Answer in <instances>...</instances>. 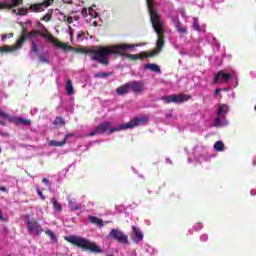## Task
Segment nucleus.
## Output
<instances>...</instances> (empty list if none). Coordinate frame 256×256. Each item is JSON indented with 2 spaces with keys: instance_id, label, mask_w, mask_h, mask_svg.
Listing matches in <instances>:
<instances>
[{
  "instance_id": "nucleus-29",
  "label": "nucleus",
  "mask_w": 256,
  "mask_h": 256,
  "mask_svg": "<svg viewBox=\"0 0 256 256\" xmlns=\"http://www.w3.org/2000/svg\"><path fill=\"white\" fill-rule=\"evenodd\" d=\"M23 4V0H12V3H7L6 9H13L15 7H19V5Z\"/></svg>"
},
{
  "instance_id": "nucleus-46",
  "label": "nucleus",
  "mask_w": 256,
  "mask_h": 256,
  "mask_svg": "<svg viewBox=\"0 0 256 256\" xmlns=\"http://www.w3.org/2000/svg\"><path fill=\"white\" fill-rule=\"evenodd\" d=\"M42 183H44L45 185H49V179L43 178Z\"/></svg>"
},
{
  "instance_id": "nucleus-18",
  "label": "nucleus",
  "mask_w": 256,
  "mask_h": 256,
  "mask_svg": "<svg viewBox=\"0 0 256 256\" xmlns=\"http://www.w3.org/2000/svg\"><path fill=\"white\" fill-rule=\"evenodd\" d=\"M130 91V88H129V82L119 86L117 89H116V93L117 95H120V96H123V95H127Z\"/></svg>"
},
{
  "instance_id": "nucleus-54",
  "label": "nucleus",
  "mask_w": 256,
  "mask_h": 256,
  "mask_svg": "<svg viewBox=\"0 0 256 256\" xmlns=\"http://www.w3.org/2000/svg\"><path fill=\"white\" fill-rule=\"evenodd\" d=\"M0 135H3V132L0 131Z\"/></svg>"
},
{
  "instance_id": "nucleus-34",
  "label": "nucleus",
  "mask_w": 256,
  "mask_h": 256,
  "mask_svg": "<svg viewBox=\"0 0 256 256\" xmlns=\"http://www.w3.org/2000/svg\"><path fill=\"white\" fill-rule=\"evenodd\" d=\"M31 51L32 53H39V47L37 46V43H35V41H32Z\"/></svg>"
},
{
  "instance_id": "nucleus-44",
  "label": "nucleus",
  "mask_w": 256,
  "mask_h": 256,
  "mask_svg": "<svg viewBox=\"0 0 256 256\" xmlns=\"http://www.w3.org/2000/svg\"><path fill=\"white\" fill-rule=\"evenodd\" d=\"M221 91H223V89L217 88V89L215 90L214 96L217 97V95H219V93H221Z\"/></svg>"
},
{
  "instance_id": "nucleus-52",
  "label": "nucleus",
  "mask_w": 256,
  "mask_h": 256,
  "mask_svg": "<svg viewBox=\"0 0 256 256\" xmlns=\"http://www.w3.org/2000/svg\"><path fill=\"white\" fill-rule=\"evenodd\" d=\"M9 37H13V33H10V34H9Z\"/></svg>"
},
{
  "instance_id": "nucleus-47",
  "label": "nucleus",
  "mask_w": 256,
  "mask_h": 256,
  "mask_svg": "<svg viewBox=\"0 0 256 256\" xmlns=\"http://www.w3.org/2000/svg\"><path fill=\"white\" fill-rule=\"evenodd\" d=\"M0 191H2L3 193H7V188H5L4 186H0Z\"/></svg>"
},
{
  "instance_id": "nucleus-12",
  "label": "nucleus",
  "mask_w": 256,
  "mask_h": 256,
  "mask_svg": "<svg viewBox=\"0 0 256 256\" xmlns=\"http://www.w3.org/2000/svg\"><path fill=\"white\" fill-rule=\"evenodd\" d=\"M20 25L22 27L20 37H24L26 39H31V38L35 37V35H40V37H43V35H51V33H49L47 31V28H45V27H44L45 32H39L38 30H32L29 33H27V28L23 25V22H20ZM41 34H43V35H41Z\"/></svg>"
},
{
  "instance_id": "nucleus-26",
  "label": "nucleus",
  "mask_w": 256,
  "mask_h": 256,
  "mask_svg": "<svg viewBox=\"0 0 256 256\" xmlns=\"http://www.w3.org/2000/svg\"><path fill=\"white\" fill-rule=\"evenodd\" d=\"M66 91L69 95H73V93H75V89L73 88V81H71V79H68L66 82Z\"/></svg>"
},
{
  "instance_id": "nucleus-36",
  "label": "nucleus",
  "mask_w": 256,
  "mask_h": 256,
  "mask_svg": "<svg viewBox=\"0 0 256 256\" xmlns=\"http://www.w3.org/2000/svg\"><path fill=\"white\" fill-rule=\"evenodd\" d=\"M51 19H53V16L51 14H46L41 18V21L49 22Z\"/></svg>"
},
{
  "instance_id": "nucleus-37",
  "label": "nucleus",
  "mask_w": 256,
  "mask_h": 256,
  "mask_svg": "<svg viewBox=\"0 0 256 256\" xmlns=\"http://www.w3.org/2000/svg\"><path fill=\"white\" fill-rule=\"evenodd\" d=\"M193 28L195 29V31H201V25H199V22L197 20L193 22Z\"/></svg>"
},
{
  "instance_id": "nucleus-32",
  "label": "nucleus",
  "mask_w": 256,
  "mask_h": 256,
  "mask_svg": "<svg viewBox=\"0 0 256 256\" xmlns=\"http://www.w3.org/2000/svg\"><path fill=\"white\" fill-rule=\"evenodd\" d=\"M46 235H48V237H50V239L53 241V243H57V236H55V233H53V231L47 230Z\"/></svg>"
},
{
  "instance_id": "nucleus-56",
  "label": "nucleus",
  "mask_w": 256,
  "mask_h": 256,
  "mask_svg": "<svg viewBox=\"0 0 256 256\" xmlns=\"http://www.w3.org/2000/svg\"><path fill=\"white\" fill-rule=\"evenodd\" d=\"M63 2L65 3V0H63Z\"/></svg>"
},
{
  "instance_id": "nucleus-39",
  "label": "nucleus",
  "mask_w": 256,
  "mask_h": 256,
  "mask_svg": "<svg viewBox=\"0 0 256 256\" xmlns=\"http://www.w3.org/2000/svg\"><path fill=\"white\" fill-rule=\"evenodd\" d=\"M39 61L41 63H49V59H47V57H45L44 55L39 56Z\"/></svg>"
},
{
  "instance_id": "nucleus-45",
  "label": "nucleus",
  "mask_w": 256,
  "mask_h": 256,
  "mask_svg": "<svg viewBox=\"0 0 256 256\" xmlns=\"http://www.w3.org/2000/svg\"><path fill=\"white\" fill-rule=\"evenodd\" d=\"M74 134H67L65 137H64V141L67 142V139H71V137H73Z\"/></svg>"
},
{
  "instance_id": "nucleus-5",
  "label": "nucleus",
  "mask_w": 256,
  "mask_h": 256,
  "mask_svg": "<svg viewBox=\"0 0 256 256\" xmlns=\"http://www.w3.org/2000/svg\"><path fill=\"white\" fill-rule=\"evenodd\" d=\"M42 37L48 39L50 43L54 44L58 49H63V51H74L75 53H82L84 55H91V49L83 48V47H73L67 43L59 41V39L55 38L53 34H41Z\"/></svg>"
},
{
  "instance_id": "nucleus-15",
  "label": "nucleus",
  "mask_w": 256,
  "mask_h": 256,
  "mask_svg": "<svg viewBox=\"0 0 256 256\" xmlns=\"http://www.w3.org/2000/svg\"><path fill=\"white\" fill-rule=\"evenodd\" d=\"M130 237L133 243H141V241H143L144 236L143 232H141V230L137 228V226H133V231Z\"/></svg>"
},
{
  "instance_id": "nucleus-21",
  "label": "nucleus",
  "mask_w": 256,
  "mask_h": 256,
  "mask_svg": "<svg viewBox=\"0 0 256 256\" xmlns=\"http://www.w3.org/2000/svg\"><path fill=\"white\" fill-rule=\"evenodd\" d=\"M68 207L71 209V211H79V209H81V204L77 203L75 200H69Z\"/></svg>"
},
{
  "instance_id": "nucleus-8",
  "label": "nucleus",
  "mask_w": 256,
  "mask_h": 256,
  "mask_svg": "<svg viewBox=\"0 0 256 256\" xmlns=\"http://www.w3.org/2000/svg\"><path fill=\"white\" fill-rule=\"evenodd\" d=\"M191 96L185 94H173L168 96H163L160 98V101H165V103H185V101H189Z\"/></svg>"
},
{
  "instance_id": "nucleus-30",
  "label": "nucleus",
  "mask_w": 256,
  "mask_h": 256,
  "mask_svg": "<svg viewBox=\"0 0 256 256\" xmlns=\"http://www.w3.org/2000/svg\"><path fill=\"white\" fill-rule=\"evenodd\" d=\"M112 73L111 72H99V73H96L94 75V77L96 79H103L105 77H111Z\"/></svg>"
},
{
  "instance_id": "nucleus-4",
  "label": "nucleus",
  "mask_w": 256,
  "mask_h": 256,
  "mask_svg": "<svg viewBox=\"0 0 256 256\" xmlns=\"http://www.w3.org/2000/svg\"><path fill=\"white\" fill-rule=\"evenodd\" d=\"M65 241L71 243V245H74L75 247H79L83 251H90L95 254L103 253V249H101V247H99L95 242L81 236H68L65 237Z\"/></svg>"
},
{
  "instance_id": "nucleus-7",
  "label": "nucleus",
  "mask_w": 256,
  "mask_h": 256,
  "mask_svg": "<svg viewBox=\"0 0 256 256\" xmlns=\"http://www.w3.org/2000/svg\"><path fill=\"white\" fill-rule=\"evenodd\" d=\"M118 47L124 48V50H122L120 54L117 53V55H119L120 57H126L127 59H131V61H137L138 59H143L142 52L139 54L127 53V51H135V45L133 44L122 43V44H118Z\"/></svg>"
},
{
  "instance_id": "nucleus-38",
  "label": "nucleus",
  "mask_w": 256,
  "mask_h": 256,
  "mask_svg": "<svg viewBox=\"0 0 256 256\" xmlns=\"http://www.w3.org/2000/svg\"><path fill=\"white\" fill-rule=\"evenodd\" d=\"M36 191H37V193H38L40 199H41L42 201H45L46 197H45V195H43V191H41V189H39V188H37Z\"/></svg>"
},
{
  "instance_id": "nucleus-42",
  "label": "nucleus",
  "mask_w": 256,
  "mask_h": 256,
  "mask_svg": "<svg viewBox=\"0 0 256 256\" xmlns=\"http://www.w3.org/2000/svg\"><path fill=\"white\" fill-rule=\"evenodd\" d=\"M9 5H7V2H0V9H7Z\"/></svg>"
},
{
  "instance_id": "nucleus-23",
  "label": "nucleus",
  "mask_w": 256,
  "mask_h": 256,
  "mask_svg": "<svg viewBox=\"0 0 256 256\" xmlns=\"http://www.w3.org/2000/svg\"><path fill=\"white\" fill-rule=\"evenodd\" d=\"M148 13H158L157 9H155V0H146Z\"/></svg>"
},
{
  "instance_id": "nucleus-17",
  "label": "nucleus",
  "mask_w": 256,
  "mask_h": 256,
  "mask_svg": "<svg viewBox=\"0 0 256 256\" xmlns=\"http://www.w3.org/2000/svg\"><path fill=\"white\" fill-rule=\"evenodd\" d=\"M178 33H181L182 35H187V27L181 26V21H179V17L172 19Z\"/></svg>"
},
{
  "instance_id": "nucleus-2",
  "label": "nucleus",
  "mask_w": 256,
  "mask_h": 256,
  "mask_svg": "<svg viewBox=\"0 0 256 256\" xmlns=\"http://www.w3.org/2000/svg\"><path fill=\"white\" fill-rule=\"evenodd\" d=\"M121 51H125L123 46L110 45V46H98L94 49H90V59L96 61L101 65H109V55L121 54Z\"/></svg>"
},
{
  "instance_id": "nucleus-57",
  "label": "nucleus",
  "mask_w": 256,
  "mask_h": 256,
  "mask_svg": "<svg viewBox=\"0 0 256 256\" xmlns=\"http://www.w3.org/2000/svg\"><path fill=\"white\" fill-rule=\"evenodd\" d=\"M8 256H11V255H8Z\"/></svg>"
},
{
  "instance_id": "nucleus-14",
  "label": "nucleus",
  "mask_w": 256,
  "mask_h": 256,
  "mask_svg": "<svg viewBox=\"0 0 256 256\" xmlns=\"http://www.w3.org/2000/svg\"><path fill=\"white\" fill-rule=\"evenodd\" d=\"M231 79V74L229 73H223V71H219L215 77L213 84L217 85V83H227Z\"/></svg>"
},
{
  "instance_id": "nucleus-16",
  "label": "nucleus",
  "mask_w": 256,
  "mask_h": 256,
  "mask_svg": "<svg viewBox=\"0 0 256 256\" xmlns=\"http://www.w3.org/2000/svg\"><path fill=\"white\" fill-rule=\"evenodd\" d=\"M88 220L90 221V223H92L93 225H104V223L107 225L109 223H113V221L111 220H103L99 217L96 216H88Z\"/></svg>"
},
{
  "instance_id": "nucleus-19",
  "label": "nucleus",
  "mask_w": 256,
  "mask_h": 256,
  "mask_svg": "<svg viewBox=\"0 0 256 256\" xmlns=\"http://www.w3.org/2000/svg\"><path fill=\"white\" fill-rule=\"evenodd\" d=\"M28 231L32 235H39L43 233V228H41V225H28Z\"/></svg>"
},
{
  "instance_id": "nucleus-50",
  "label": "nucleus",
  "mask_w": 256,
  "mask_h": 256,
  "mask_svg": "<svg viewBox=\"0 0 256 256\" xmlns=\"http://www.w3.org/2000/svg\"><path fill=\"white\" fill-rule=\"evenodd\" d=\"M0 219H3V212L0 209Z\"/></svg>"
},
{
  "instance_id": "nucleus-48",
  "label": "nucleus",
  "mask_w": 256,
  "mask_h": 256,
  "mask_svg": "<svg viewBox=\"0 0 256 256\" xmlns=\"http://www.w3.org/2000/svg\"><path fill=\"white\" fill-rule=\"evenodd\" d=\"M0 125H2V127H7V122L1 120Z\"/></svg>"
},
{
  "instance_id": "nucleus-10",
  "label": "nucleus",
  "mask_w": 256,
  "mask_h": 256,
  "mask_svg": "<svg viewBox=\"0 0 256 256\" xmlns=\"http://www.w3.org/2000/svg\"><path fill=\"white\" fill-rule=\"evenodd\" d=\"M28 38H25L23 36H20L17 40L15 45L13 46H1L0 47V53H13V51H17L25 45V42L27 41Z\"/></svg>"
},
{
  "instance_id": "nucleus-11",
  "label": "nucleus",
  "mask_w": 256,
  "mask_h": 256,
  "mask_svg": "<svg viewBox=\"0 0 256 256\" xmlns=\"http://www.w3.org/2000/svg\"><path fill=\"white\" fill-rule=\"evenodd\" d=\"M110 237L120 243V245H129V236H127L123 231L112 229L109 233Z\"/></svg>"
},
{
  "instance_id": "nucleus-24",
  "label": "nucleus",
  "mask_w": 256,
  "mask_h": 256,
  "mask_svg": "<svg viewBox=\"0 0 256 256\" xmlns=\"http://www.w3.org/2000/svg\"><path fill=\"white\" fill-rule=\"evenodd\" d=\"M30 9L31 11H33V13H42V11H45V8H43V5L41 3L30 5Z\"/></svg>"
},
{
  "instance_id": "nucleus-53",
  "label": "nucleus",
  "mask_w": 256,
  "mask_h": 256,
  "mask_svg": "<svg viewBox=\"0 0 256 256\" xmlns=\"http://www.w3.org/2000/svg\"><path fill=\"white\" fill-rule=\"evenodd\" d=\"M254 111H256V105L254 106Z\"/></svg>"
},
{
  "instance_id": "nucleus-55",
  "label": "nucleus",
  "mask_w": 256,
  "mask_h": 256,
  "mask_svg": "<svg viewBox=\"0 0 256 256\" xmlns=\"http://www.w3.org/2000/svg\"><path fill=\"white\" fill-rule=\"evenodd\" d=\"M68 3H73V1H69Z\"/></svg>"
},
{
  "instance_id": "nucleus-20",
  "label": "nucleus",
  "mask_w": 256,
  "mask_h": 256,
  "mask_svg": "<svg viewBox=\"0 0 256 256\" xmlns=\"http://www.w3.org/2000/svg\"><path fill=\"white\" fill-rule=\"evenodd\" d=\"M144 69H149L154 73H161V67H159V65L157 64H151V63L145 64Z\"/></svg>"
},
{
  "instance_id": "nucleus-27",
  "label": "nucleus",
  "mask_w": 256,
  "mask_h": 256,
  "mask_svg": "<svg viewBox=\"0 0 256 256\" xmlns=\"http://www.w3.org/2000/svg\"><path fill=\"white\" fill-rule=\"evenodd\" d=\"M53 125L56 127H63V125H65V118L57 116L53 122Z\"/></svg>"
},
{
  "instance_id": "nucleus-22",
  "label": "nucleus",
  "mask_w": 256,
  "mask_h": 256,
  "mask_svg": "<svg viewBox=\"0 0 256 256\" xmlns=\"http://www.w3.org/2000/svg\"><path fill=\"white\" fill-rule=\"evenodd\" d=\"M59 15L62 16V18L59 19L62 23H68L69 25L73 23V16H67L63 12H59Z\"/></svg>"
},
{
  "instance_id": "nucleus-6",
  "label": "nucleus",
  "mask_w": 256,
  "mask_h": 256,
  "mask_svg": "<svg viewBox=\"0 0 256 256\" xmlns=\"http://www.w3.org/2000/svg\"><path fill=\"white\" fill-rule=\"evenodd\" d=\"M0 117H2V119H6L9 123H13L14 125H23L24 127H31V120L22 117L11 116L9 113L1 110V108Z\"/></svg>"
},
{
  "instance_id": "nucleus-40",
  "label": "nucleus",
  "mask_w": 256,
  "mask_h": 256,
  "mask_svg": "<svg viewBox=\"0 0 256 256\" xmlns=\"http://www.w3.org/2000/svg\"><path fill=\"white\" fill-rule=\"evenodd\" d=\"M18 14H19V15H22V16L27 15V8H21V9H19V10H18Z\"/></svg>"
},
{
  "instance_id": "nucleus-3",
  "label": "nucleus",
  "mask_w": 256,
  "mask_h": 256,
  "mask_svg": "<svg viewBox=\"0 0 256 256\" xmlns=\"http://www.w3.org/2000/svg\"><path fill=\"white\" fill-rule=\"evenodd\" d=\"M150 21L152 23V27L155 33L158 35V39L156 42V53H161L163 51V47H165V28L163 24V20L161 19V15L159 12L149 13Z\"/></svg>"
},
{
  "instance_id": "nucleus-43",
  "label": "nucleus",
  "mask_w": 256,
  "mask_h": 256,
  "mask_svg": "<svg viewBox=\"0 0 256 256\" xmlns=\"http://www.w3.org/2000/svg\"><path fill=\"white\" fill-rule=\"evenodd\" d=\"M95 135H99V132H97V127H95L94 131L90 133V137H95Z\"/></svg>"
},
{
  "instance_id": "nucleus-9",
  "label": "nucleus",
  "mask_w": 256,
  "mask_h": 256,
  "mask_svg": "<svg viewBox=\"0 0 256 256\" xmlns=\"http://www.w3.org/2000/svg\"><path fill=\"white\" fill-rule=\"evenodd\" d=\"M229 111V106L227 104H220L218 106V112L217 115L218 117L215 118L214 120V125L215 127H223V125H227V122H221V119H225V115H227Z\"/></svg>"
},
{
  "instance_id": "nucleus-13",
  "label": "nucleus",
  "mask_w": 256,
  "mask_h": 256,
  "mask_svg": "<svg viewBox=\"0 0 256 256\" xmlns=\"http://www.w3.org/2000/svg\"><path fill=\"white\" fill-rule=\"evenodd\" d=\"M128 87L132 93H135V95H139L140 93H143V90L145 89V84L141 81H131L128 82Z\"/></svg>"
},
{
  "instance_id": "nucleus-25",
  "label": "nucleus",
  "mask_w": 256,
  "mask_h": 256,
  "mask_svg": "<svg viewBox=\"0 0 256 256\" xmlns=\"http://www.w3.org/2000/svg\"><path fill=\"white\" fill-rule=\"evenodd\" d=\"M66 144L67 142L65 140H62V141L50 140L48 142V145H50V147H63Z\"/></svg>"
},
{
  "instance_id": "nucleus-41",
  "label": "nucleus",
  "mask_w": 256,
  "mask_h": 256,
  "mask_svg": "<svg viewBox=\"0 0 256 256\" xmlns=\"http://www.w3.org/2000/svg\"><path fill=\"white\" fill-rule=\"evenodd\" d=\"M77 39L84 40L85 39V32H83V31L78 32Z\"/></svg>"
},
{
  "instance_id": "nucleus-49",
  "label": "nucleus",
  "mask_w": 256,
  "mask_h": 256,
  "mask_svg": "<svg viewBox=\"0 0 256 256\" xmlns=\"http://www.w3.org/2000/svg\"><path fill=\"white\" fill-rule=\"evenodd\" d=\"M5 39H7V35H6V34H3V35H2V41H5Z\"/></svg>"
},
{
  "instance_id": "nucleus-51",
  "label": "nucleus",
  "mask_w": 256,
  "mask_h": 256,
  "mask_svg": "<svg viewBox=\"0 0 256 256\" xmlns=\"http://www.w3.org/2000/svg\"><path fill=\"white\" fill-rule=\"evenodd\" d=\"M78 19H79V17H77V16H76V17H74V20H75V21H77Z\"/></svg>"
},
{
  "instance_id": "nucleus-33",
  "label": "nucleus",
  "mask_w": 256,
  "mask_h": 256,
  "mask_svg": "<svg viewBox=\"0 0 256 256\" xmlns=\"http://www.w3.org/2000/svg\"><path fill=\"white\" fill-rule=\"evenodd\" d=\"M55 0H45L44 2L41 3L43 9L47 8V7H51V5H53V2Z\"/></svg>"
},
{
  "instance_id": "nucleus-1",
  "label": "nucleus",
  "mask_w": 256,
  "mask_h": 256,
  "mask_svg": "<svg viewBox=\"0 0 256 256\" xmlns=\"http://www.w3.org/2000/svg\"><path fill=\"white\" fill-rule=\"evenodd\" d=\"M149 122V117L147 116H141V117H135L134 119L130 120L127 123L120 124L119 127H111L113 125V122H102L98 126H96L97 133L99 135H103L107 133L108 135H112V133H115V131H125L126 129H135V127H139V125H144L145 123Z\"/></svg>"
},
{
  "instance_id": "nucleus-31",
  "label": "nucleus",
  "mask_w": 256,
  "mask_h": 256,
  "mask_svg": "<svg viewBox=\"0 0 256 256\" xmlns=\"http://www.w3.org/2000/svg\"><path fill=\"white\" fill-rule=\"evenodd\" d=\"M214 149L215 151H223V149H225V144L221 141H217L215 144H214Z\"/></svg>"
},
{
  "instance_id": "nucleus-28",
  "label": "nucleus",
  "mask_w": 256,
  "mask_h": 256,
  "mask_svg": "<svg viewBox=\"0 0 256 256\" xmlns=\"http://www.w3.org/2000/svg\"><path fill=\"white\" fill-rule=\"evenodd\" d=\"M51 203L55 211H58V212L63 211V207L61 206V203H59V201H57L55 198L51 199Z\"/></svg>"
},
{
  "instance_id": "nucleus-35",
  "label": "nucleus",
  "mask_w": 256,
  "mask_h": 256,
  "mask_svg": "<svg viewBox=\"0 0 256 256\" xmlns=\"http://www.w3.org/2000/svg\"><path fill=\"white\" fill-rule=\"evenodd\" d=\"M155 52H142V59H145L147 57H154Z\"/></svg>"
}]
</instances>
